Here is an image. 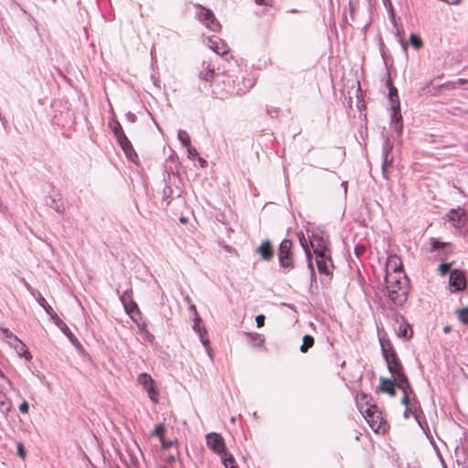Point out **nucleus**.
<instances>
[{
    "label": "nucleus",
    "instance_id": "f257e3e1",
    "mask_svg": "<svg viewBox=\"0 0 468 468\" xmlns=\"http://www.w3.org/2000/svg\"><path fill=\"white\" fill-rule=\"evenodd\" d=\"M394 273H387L385 277L387 296L396 306L403 305L409 295V279L402 271V266L394 267Z\"/></svg>",
    "mask_w": 468,
    "mask_h": 468
},
{
    "label": "nucleus",
    "instance_id": "f03ea898",
    "mask_svg": "<svg viewBox=\"0 0 468 468\" xmlns=\"http://www.w3.org/2000/svg\"><path fill=\"white\" fill-rule=\"evenodd\" d=\"M381 351L384 356V359L387 363L388 369L391 374L392 378L395 379L401 375H405L403 371V367L395 352V350L390 346L389 342L380 341Z\"/></svg>",
    "mask_w": 468,
    "mask_h": 468
},
{
    "label": "nucleus",
    "instance_id": "7ed1b4c3",
    "mask_svg": "<svg viewBox=\"0 0 468 468\" xmlns=\"http://www.w3.org/2000/svg\"><path fill=\"white\" fill-rule=\"evenodd\" d=\"M278 261L282 268L292 270L294 268V256L292 252V241L291 239H283L279 246Z\"/></svg>",
    "mask_w": 468,
    "mask_h": 468
},
{
    "label": "nucleus",
    "instance_id": "20e7f679",
    "mask_svg": "<svg viewBox=\"0 0 468 468\" xmlns=\"http://www.w3.org/2000/svg\"><path fill=\"white\" fill-rule=\"evenodd\" d=\"M388 96L392 102L391 124L393 125L394 131L399 136L403 129V122L399 110V102L398 101V90L395 87L391 86L389 88Z\"/></svg>",
    "mask_w": 468,
    "mask_h": 468
},
{
    "label": "nucleus",
    "instance_id": "39448f33",
    "mask_svg": "<svg viewBox=\"0 0 468 468\" xmlns=\"http://www.w3.org/2000/svg\"><path fill=\"white\" fill-rule=\"evenodd\" d=\"M137 382L147 392L149 399L153 402L157 403L159 399V391L151 375L147 373H140L137 377Z\"/></svg>",
    "mask_w": 468,
    "mask_h": 468
},
{
    "label": "nucleus",
    "instance_id": "423d86ee",
    "mask_svg": "<svg viewBox=\"0 0 468 468\" xmlns=\"http://www.w3.org/2000/svg\"><path fill=\"white\" fill-rule=\"evenodd\" d=\"M207 447L220 457L228 453L224 438L217 432L207 434Z\"/></svg>",
    "mask_w": 468,
    "mask_h": 468
},
{
    "label": "nucleus",
    "instance_id": "0eeeda50",
    "mask_svg": "<svg viewBox=\"0 0 468 468\" xmlns=\"http://www.w3.org/2000/svg\"><path fill=\"white\" fill-rule=\"evenodd\" d=\"M211 90L215 96L223 99L229 94L228 90H232L230 87L229 80H226V77L217 75L213 77V80L210 81Z\"/></svg>",
    "mask_w": 468,
    "mask_h": 468
},
{
    "label": "nucleus",
    "instance_id": "6e6552de",
    "mask_svg": "<svg viewBox=\"0 0 468 468\" xmlns=\"http://www.w3.org/2000/svg\"><path fill=\"white\" fill-rule=\"evenodd\" d=\"M309 242L314 250L315 258L330 254L327 240L324 239L321 235L313 234L312 237L309 239Z\"/></svg>",
    "mask_w": 468,
    "mask_h": 468
},
{
    "label": "nucleus",
    "instance_id": "1a4fd4ad",
    "mask_svg": "<svg viewBox=\"0 0 468 468\" xmlns=\"http://www.w3.org/2000/svg\"><path fill=\"white\" fill-rule=\"evenodd\" d=\"M232 90H235L238 94L250 90L254 86V80L248 76L237 77L232 80Z\"/></svg>",
    "mask_w": 468,
    "mask_h": 468
},
{
    "label": "nucleus",
    "instance_id": "9d476101",
    "mask_svg": "<svg viewBox=\"0 0 468 468\" xmlns=\"http://www.w3.org/2000/svg\"><path fill=\"white\" fill-rule=\"evenodd\" d=\"M450 286L454 288V291H463L466 287V279L463 272L460 270H453L450 272L449 278Z\"/></svg>",
    "mask_w": 468,
    "mask_h": 468
},
{
    "label": "nucleus",
    "instance_id": "9b49d317",
    "mask_svg": "<svg viewBox=\"0 0 468 468\" xmlns=\"http://www.w3.org/2000/svg\"><path fill=\"white\" fill-rule=\"evenodd\" d=\"M189 309L194 315L192 328L198 336L200 343L205 346V327L202 325V318L198 315L195 305H190Z\"/></svg>",
    "mask_w": 468,
    "mask_h": 468
},
{
    "label": "nucleus",
    "instance_id": "f8f14e48",
    "mask_svg": "<svg viewBox=\"0 0 468 468\" xmlns=\"http://www.w3.org/2000/svg\"><path fill=\"white\" fill-rule=\"evenodd\" d=\"M297 236H298L300 244H301L303 250H304V253L306 256V261H307V265L310 270L311 278L313 279L314 277H315V271H314V264L312 261V253H311V250L309 247V244H310L309 239H305L303 231H300L297 234Z\"/></svg>",
    "mask_w": 468,
    "mask_h": 468
},
{
    "label": "nucleus",
    "instance_id": "ddd939ff",
    "mask_svg": "<svg viewBox=\"0 0 468 468\" xmlns=\"http://www.w3.org/2000/svg\"><path fill=\"white\" fill-rule=\"evenodd\" d=\"M46 205L58 214L63 215L65 212V206L62 201L61 195L59 193H55L54 189H52V194L47 197Z\"/></svg>",
    "mask_w": 468,
    "mask_h": 468
},
{
    "label": "nucleus",
    "instance_id": "4468645a",
    "mask_svg": "<svg viewBox=\"0 0 468 468\" xmlns=\"http://www.w3.org/2000/svg\"><path fill=\"white\" fill-rule=\"evenodd\" d=\"M465 211L463 208L452 209L446 216L447 220L455 229H460L464 225Z\"/></svg>",
    "mask_w": 468,
    "mask_h": 468
},
{
    "label": "nucleus",
    "instance_id": "2eb2a0df",
    "mask_svg": "<svg viewBox=\"0 0 468 468\" xmlns=\"http://www.w3.org/2000/svg\"><path fill=\"white\" fill-rule=\"evenodd\" d=\"M393 148V145L386 140L383 145V162H382V174L383 176L388 179V167L392 166L393 156H389V154Z\"/></svg>",
    "mask_w": 468,
    "mask_h": 468
},
{
    "label": "nucleus",
    "instance_id": "dca6fc26",
    "mask_svg": "<svg viewBox=\"0 0 468 468\" xmlns=\"http://www.w3.org/2000/svg\"><path fill=\"white\" fill-rule=\"evenodd\" d=\"M181 194L182 190L179 186L173 188L170 185H165L163 189V201L166 202V206H168L174 199L183 202Z\"/></svg>",
    "mask_w": 468,
    "mask_h": 468
},
{
    "label": "nucleus",
    "instance_id": "f3484780",
    "mask_svg": "<svg viewBox=\"0 0 468 468\" xmlns=\"http://www.w3.org/2000/svg\"><path fill=\"white\" fill-rule=\"evenodd\" d=\"M186 12L193 15L202 24H205V6L192 2L186 4Z\"/></svg>",
    "mask_w": 468,
    "mask_h": 468
},
{
    "label": "nucleus",
    "instance_id": "a211bd4d",
    "mask_svg": "<svg viewBox=\"0 0 468 468\" xmlns=\"http://www.w3.org/2000/svg\"><path fill=\"white\" fill-rule=\"evenodd\" d=\"M315 261H316V266H317L318 271L321 274L330 276L331 275L330 269L334 268L330 254H328L326 256H320L319 258H315Z\"/></svg>",
    "mask_w": 468,
    "mask_h": 468
},
{
    "label": "nucleus",
    "instance_id": "6ab92c4d",
    "mask_svg": "<svg viewBox=\"0 0 468 468\" xmlns=\"http://www.w3.org/2000/svg\"><path fill=\"white\" fill-rule=\"evenodd\" d=\"M209 48L218 56L224 57L229 53V47L222 39H207Z\"/></svg>",
    "mask_w": 468,
    "mask_h": 468
},
{
    "label": "nucleus",
    "instance_id": "aec40b11",
    "mask_svg": "<svg viewBox=\"0 0 468 468\" xmlns=\"http://www.w3.org/2000/svg\"><path fill=\"white\" fill-rule=\"evenodd\" d=\"M367 423L376 433L384 434L387 431V422L382 419L379 412L375 414L374 419H367Z\"/></svg>",
    "mask_w": 468,
    "mask_h": 468
},
{
    "label": "nucleus",
    "instance_id": "412c9836",
    "mask_svg": "<svg viewBox=\"0 0 468 468\" xmlns=\"http://www.w3.org/2000/svg\"><path fill=\"white\" fill-rule=\"evenodd\" d=\"M109 127L115 136L118 144L125 143L127 141L128 137L124 133L121 123L116 119L109 121Z\"/></svg>",
    "mask_w": 468,
    "mask_h": 468
},
{
    "label": "nucleus",
    "instance_id": "4be33fe9",
    "mask_svg": "<svg viewBox=\"0 0 468 468\" xmlns=\"http://www.w3.org/2000/svg\"><path fill=\"white\" fill-rule=\"evenodd\" d=\"M256 252L259 253L264 261H270L274 255L272 245L269 239H265L256 249Z\"/></svg>",
    "mask_w": 468,
    "mask_h": 468
},
{
    "label": "nucleus",
    "instance_id": "5701e85b",
    "mask_svg": "<svg viewBox=\"0 0 468 468\" xmlns=\"http://www.w3.org/2000/svg\"><path fill=\"white\" fill-rule=\"evenodd\" d=\"M380 385L378 387L379 391L388 393L390 397H395L397 395L396 389H395V381L393 379H388L381 377L379 378Z\"/></svg>",
    "mask_w": 468,
    "mask_h": 468
},
{
    "label": "nucleus",
    "instance_id": "b1692460",
    "mask_svg": "<svg viewBox=\"0 0 468 468\" xmlns=\"http://www.w3.org/2000/svg\"><path fill=\"white\" fill-rule=\"evenodd\" d=\"M9 345L16 349L19 356L25 357L27 361L32 359V356L27 346L20 339L14 343L9 341Z\"/></svg>",
    "mask_w": 468,
    "mask_h": 468
},
{
    "label": "nucleus",
    "instance_id": "393cba45",
    "mask_svg": "<svg viewBox=\"0 0 468 468\" xmlns=\"http://www.w3.org/2000/svg\"><path fill=\"white\" fill-rule=\"evenodd\" d=\"M119 145L124 152L128 160H130L132 162H135L138 159V155H137L135 150L133 149V146L129 139H127V141L125 143L119 144Z\"/></svg>",
    "mask_w": 468,
    "mask_h": 468
},
{
    "label": "nucleus",
    "instance_id": "a878e982",
    "mask_svg": "<svg viewBox=\"0 0 468 468\" xmlns=\"http://www.w3.org/2000/svg\"><path fill=\"white\" fill-rule=\"evenodd\" d=\"M394 381L396 386L403 391V394L410 395V393L413 392L406 375L400 374V377L395 378Z\"/></svg>",
    "mask_w": 468,
    "mask_h": 468
},
{
    "label": "nucleus",
    "instance_id": "bb28decb",
    "mask_svg": "<svg viewBox=\"0 0 468 468\" xmlns=\"http://www.w3.org/2000/svg\"><path fill=\"white\" fill-rule=\"evenodd\" d=\"M207 27H209L212 31H219L221 25L217 21L213 12L207 8Z\"/></svg>",
    "mask_w": 468,
    "mask_h": 468
},
{
    "label": "nucleus",
    "instance_id": "cd10ccee",
    "mask_svg": "<svg viewBox=\"0 0 468 468\" xmlns=\"http://www.w3.org/2000/svg\"><path fill=\"white\" fill-rule=\"evenodd\" d=\"M186 148V151H187V157L190 160H195L196 158H197V161H198V164H199L200 167H205V158H203L202 156H200L198 154V152L196 149V147H194L192 144H190V145H188Z\"/></svg>",
    "mask_w": 468,
    "mask_h": 468
},
{
    "label": "nucleus",
    "instance_id": "c85d7f7f",
    "mask_svg": "<svg viewBox=\"0 0 468 468\" xmlns=\"http://www.w3.org/2000/svg\"><path fill=\"white\" fill-rule=\"evenodd\" d=\"M398 335L399 337H403L406 339H409L411 337L412 329H411L410 325L408 323H406L405 321H402L399 324V329H398Z\"/></svg>",
    "mask_w": 468,
    "mask_h": 468
},
{
    "label": "nucleus",
    "instance_id": "c756f323",
    "mask_svg": "<svg viewBox=\"0 0 468 468\" xmlns=\"http://www.w3.org/2000/svg\"><path fill=\"white\" fill-rule=\"evenodd\" d=\"M126 314L130 316L131 314L135 313V315L140 316V309L138 304L133 299H129V302L122 304Z\"/></svg>",
    "mask_w": 468,
    "mask_h": 468
},
{
    "label": "nucleus",
    "instance_id": "7c9ffc66",
    "mask_svg": "<svg viewBox=\"0 0 468 468\" xmlns=\"http://www.w3.org/2000/svg\"><path fill=\"white\" fill-rule=\"evenodd\" d=\"M139 332L142 335L144 341L152 344L154 340V335L147 330L146 323L140 324L138 326Z\"/></svg>",
    "mask_w": 468,
    "mask_h": 468
},
{
    "label": "nucleus",
    "instance_id": "2f4dec72",
    "mask_svg": "<svg viewBox=\"0 0 468 468\" xmlns=\"http://www.w3.org/2000/svg\"><path fill=\"white\" fill-rule=\"evenodd\" d=\"M314 344V339L310 335H305L303 337V344L300 346V351L302 353H306L310 347H312Z\"/></svg>",
    "mask_w": 468,
    "mask_h": 468
},
{
    "label": "nucleus",
    "instance_id": "473e14b6",
    "mask_svg": "<svg viewBox=\"0 0 468 468\" xmlns=\"http://www.w3.org/2000/svg\"><path fill=\"white\" fill-rule=\"evenodd\" d=\"M35 298L48 314L53 313V308L48 303L46 299L42 296V294L39 292H37V295L35 296Z\"/></svg>",
    "mask_w": 468,
    "mask_h": 468
},
{
    "label": "nucleus",
    "instance_id": "72a5a7b5",
    "mask_svg": "<svg viewBox=\"0 0 468 468\" xmlns=\"http://www.w3.org/2000/svg\"><path fill=\"white\" fill-rule=\"evenodd\" d=\"M422 413V410L420 407V405H411V407H407L404 410L403 416L405 419H409L410 416H413L414 418H417L418 413Z\"/></svg>",
    "mask_w": 468,
    "mask_h": 468
},
{
    "label": "nucleus",
    "instance_id": "f704fd0d",
    "mask_svg": "<svg viewBox=\"0 0 468 468\" xmlns=\"http://www.w3.org/2000/svg\"><path fill=\"white\" fill-rule=\"evenodd\" d=\"M177 138L184 147H187L191 144L190 136L185 130H179L177 133Z\"/></svg>",
    "mask_w": 468,
    "mask_h": 468
},
{
    "label": "nucleus",
    "instance_id": "c9c22d12",
    "mask_svg": "<svg viewBox=\"0 0 468 468\" xmlns=\"http://www.w3.org/2000/svg\"><path fill=\"white\" fill-rule=\"evenodd\" d=\"M166 429L165 424H157L155 425L154 429L151 432V436L153 437H158L160 441H162L165 438V432Z\"/></svg>",
    "mask_w": 468,
    "mask_h": 468
},
{
    "label": "nucleus",
    "instance_id": "e433bc0d",
    "mask_svg": "<svg viewBox=\"0 0 468 468\" xmlns=\"http://www.w3.org/2000/svg\"><path fill=\"white\" fill-rule=\"evenodd\" d=\"M249 337L253 346H261L264 343V336L257 333H250Z\"/></svg>",
    "mask_w": 468,
    "mask_h": 468
},
{
    "label": "nucleus",
    "instance_id": "4c0bfd02",
    "mask_svg": "<svg viewBox=\"0 0 468 468\" xmlns=\"http://www.w3.org/2000/svg\"><path fill=\"white\" fill-rule=\"evenodd\" d=\"M0 331L4 336V338H5L7 340V342L9 343V341L11 342H16L19 338L15 335L8 328H5V327H0Z\"/></svg>",
    "mask_w": 468,
    "mask_h": 468
},
{
    "label": "nucleus",
    "instance_id": "58836bf2",
    "mask_svg": "<svg viewBox=\"0 0 468 468\" xmlns=\"http://www.w3.org/2000/svg\"><path fill=\"white\" fill-rule=\"evenodd\" d=\"M0 331L4 336V338H5L7 340V342L9 343V341L11 342H16L19 338L15 335L8 328H5V327H0Z\"/></svg>",
    "mask_w": 468,
    "mask_h": 468
},
{
    "label": "nucleus",
    "instance_id": "ea45409f",
    "mask_svg": "<svg viewBox=\"0 0 468 468\" xmlns=\"http://www.w3.org/2000/svg\"><path fill=\"white\" fill-rule=\"evenodd\" d=\"M409 42L415 49H420L423 45L421 38L416 34H411L410 36Z\"/></svg>",
    "mask_w": 468,
    "mask_h": 468
},
{
    "label": "nucleus",
    "instance_id": "a19ab883",
    "mask_svg": "<svg viewBox=\"0 0 468 468\" xmlns=\"http://www.w3.org/2000/svg\"><path fill=\"white\" fill-rule=\"evenodd\" d=\"M221 461L226 468H237L234 465L235 460L232 455H224L223 457H221Z\"/></svg>",
    "mask_w": 468,
    "mask_h": 468
},
{
    "label": "nucleus",
    "instance_id": "79ce46f5",
    "mask_svg": "<svg viewBox=\"0 0 468 468\" xmlns=\"http://www.w3.org/2000/svg\"><path fill=\"white\" fill-rule=\"evenodd\" d=\"M132 294L133 291L131 288H128L125 291H123L122 293L119 295L122 304H124L127 302H129V299H133Z\"/></svg>",
    "mask_w": 468,
    "mask_h": 468
},
{
    "label": "nucleus",
    "instance_id": "37998d69",
    "mask_svg": "<svg viewBox=\"0 0 468 468\" xmlns=\"http://www.w3.org/2000/svg\"><path fill=\"white\" fill-rule=\"evenodd\" d=\"M458 318L463 324H468V307L458 310Z\"/></svg>",
    "mask_w": 468,
    "mask_h": 468
},
{
    "label": "nucleus",
    "instance_id": "c03bdc74",
    "mask_svg": "<svg viewBox=\"0 0 468 468\" xmlns=\"http://www.w3.org/2000/svg\"><path fill=\"white\" fill-rule=\"evenodd\" d=\"M377 408L376 406H372L370 408H367L366 410H365V419L367 421V419H374L375 417V414L377 413Z\"/></svg>",
    "mask_w": 468,
    "mask_h": 468
},
{
    "label": "nucleus",
    "instance_id": "a18cd8bd",
    "mask_svg": "<svg viewBox=\"0 0 468 468\" xmlns=\"http://www.w3.org/2000/svg\"><path fill=\"white\" fill-rule=\"evenodd\" d=\"M420 414H421V413H420V412H419V413L417 414V418H414V419L416 420V421H417V423L419 424V426H420L423 431H425V429H429V428H428V423H427L426 420L424 419V417H423V418H421Z\"/></svg>",
    "mask_w": 468,
    "mask_h": 468
},
{
    "label": "nucleus",
    "instance_id": "49530a36",
    "mask_svg": "<svg viewBox=\"0 0 468 468\" xmlns=\"http://www.w3.org/2000/svg\"><path fill=\"white\" fill-rule=\"evenodd\" d=\"M16 453L19 457L21 458H25L26 455H27V451H26V448L24 446V444L22 442H17L16 444Z\"/></svg>",
    "mask_w": 468,
    "mask_h": 468
},
{
    "label": "nucleus",
    "instance_id": "de8ad7c7",
    "mask_svg": "<svg viewBox=\"0 0 468 468\" xmlns=\"http://www.w3.org/2000/svg\"><path fill=\"white\" fill-rule=\"evenodd\" d=\"M382 1H383V5H385L386 9L388 10L390 17L392 19H394L395 14H394V9H393L391 1L390 0H382Z\"/></svg>",
    "mask_w": 468,
    "mask_h": 468
},
{
    "label": "nucleus",
    "instance_id": "09e8293b",
    "mask_svg": "<svg viewBox=\"0 0 468 468\" xmlns=\"http://www.w3.org/2000/svg\"><path fill=\"white\" fill-rule=\"evenodd\" d=\"M50 316V318L53 320V322L55 323L56 325H58V327H62L63 326V321L58 317V315L55 313V311L53 310V313H50V314H48Z\"/></svg>",
    "mask_w": 468,
    "mask_h": 468
},
{
    "label": "nucleus",
    "instance_id": "8fccbe9b",
    "mask_svg": "<svg viewBox=\"0 0 468 468\" xmlns=\"http://www.w3.org/2000/svg\"><path fill=\"white\" fill-rule=\"evenodd\" d=\"M60 329L67 335L69 341H72V339L76 340V336L72 334L66 324H63V326Z\"/></svg>",
    "mask_w": 468,
    "mask_h": 468
},
{
    "label": "nucleus",
    "instance_id": "3c124183",
    "mask_svg": "<svg viewBox=\"0 0 468 468\" xmlns=\"http://www.w3.org/2000/svg\"><path fill=\"white\" fill-rule=\"evenodd\" d=\"M130 318L133 320V323L136 324L137 327L140 324L145 323V321L143 320V314L140 312V316L135 315V313L130 315Z\"/></svg>",
    "mask_w": 468,
    "mask_h": 468
},
{
    "label": "nucleus",
    "instance_id": "603ef678",
    "mask_svg": "<svg viewBox=\"0 0 468 468\" xmlns=\"http://www.w3.org/2000/svg\"><path fill=\"white\" fill-rule=\"evenodd\" d=\"M445 246V243L438 240V239H431V250H437L439 249H441Z\"/></svg>",
    "mask_w": 468,
    "mask_h": 468
},
{
    "label": "nucleus",
    "instance_id": "864d4df0",
    "mask_svg": "<svg viewBox=\"0 0 468 468\" xmlns=\"http://www.w3.org/2000/svg\"><path fill=\"white\" fill-rule=\"evenodd\" d=\"M19 411L23 414H27L28 413V410H29V404L27 401L24 400L20 405H19Z\"/></svg>",
    "mask_w": 468,
    "mask_h": 468
},
{
    "label": "nucleus",
    "instance_id": "5fc2aeb1",
    "mask_svg": "<svg viewBox=\"0 0 468 468\" xmlns=\"http://www.w3.org/2000/svg\"><path fill=\"white\" fill-rule=\"evenodd\" d=\"M438 270L442 275H445L450 271V265L448 263H441Z\"/></svg>",
    "mask_w": 468,
    "mask_h": 468
},
{
    "label": "nucleus",
    "instance_id": "6e6d98bb",
    "mask_svg": "<svg viewBox=\"0 0 468 468\" xmlns=\"http://www.w3.org/2000/svg\"><path fill=\"white\" fill-rule=\"evenodd\" d=\"M255 3L259 5L273 6V0H255Z\"/></svg>",
    "mask_w": 468,
    "mask_h": 468
},
{
    "label": "nucleus",
    "instance_id": "4d7b16f0",
    "mask_svg": "<svg viewBox=\"0 0 468 468\" xmlns=\"http://www.w3.org/2000/svg\"><path fill=\"white\" fill-rule=\"evenodd\" d=\"M366 251V247L364 245H357L355 248V254L356 257H360Z\"/></svg>",
    "mask_w": 468,
    "mask_h": 468
},
{
    "label": "nucleus",
    "instance_id": "13d9d810",
    "mask_svg": "<svg viewBox=\"0 0 468 468\" xmlns=\"http://www.w3.org/2000/svg\"><path fill=\"white\" fill-rule=\"evenodd\" d=\"M255 321L259 328L262 327L264 325L265 316L263 314H259L256 316Z\"/></svg>",
    "mask_w": 468,
    "mask_h": 468
},
{
    "label": "nucleus",
    "instance_id": "bf43d9fd",
    "mask_svg": "<svg viewBox=\"0 0 468 468\" xmlns=\"http://www.w3.org/2000/svg\"><path fill=\"white\" fill-rule=\"evenodd\" d=\"M348 9H349V13H350L351 21H354L355 20V16H355L356 7L353 5V0L349 1V3H348Z\"/></svg>",
    "mask_w": 468,
    "mask_h": 468
},
{
    "label": "nucleus",
    "instance_id": "052dcab7",
    "mask_svg": "<svg viewBox=\"0 0 468 468\" xmlns=\"http://www.w3.org/2000/svg\"><path fill=\"white\" fill-rule=\"evenodd\" d=\"M401 403L407 408L411 407L412 404H410V395L409 394H403V397L401 399Z\"/></svg>",
    "mask_w": 468,
    "mask_h": 468
},
{
    "label": "nucleus",
    "instance_id": "680f3d73",
    "mask_svg": "<svg viewBox=\"0 0 468 468\" xmlns=\"http://www.w3.org/2000/svg\"><path fill=\"white\" fill-rule=\"evenodd\" d=\"M125 116H126L127 121L133 123V122H135L137 121L136 115L134 113L131 112H128L125 114Z\"/></svg>",
    "mask_w": 468,
    "mask_h": 468
},
{
    "label": "nucleus",
    "instance_id": "e2e57ef3",
    "mask_svg": "<svg viewBox=\"0 0 468 468\" xmlns=\"http://www.w3.org/2000/svg\"><path fill=\"white\" fill-rule=\"evenodd\" d=\"M162 442V448L163 449H168L169 447H171L173 445V441H166L165 440V438L161 441Z\"/></svg>",
    "mask_w": 468,
    "mask_h": 468
},
{
    "label": "nucleus",
    "instance_id": "0e129e2a",
    "mask_svg": "<svg viewBox=\"0 0 468 468\" xmlns=\"http://www.w3.org/2000/svg\"><path fill=\"white\" fill-rule=\"evenodd\" d=\"M26 288L29 291V292L35 297L37 295V290L33 289L29 283L24 281Z\"/></svg>",
    "mask_w": 468,
    "mask_h": 468
},
{
    "label": "nucleus",
    "instance_id": "69168bd1",
    "mask_svg": "<svg viewBox=\"0 0 468 468\" xmlns=\"http://www.w3.org/2000/svg\"><path fill=\"white\" fill-rule=\"evenodd\" d=\"M0 378L5 379L8 383V385L10 387H12L13 384H12L11 380L7 377H5V373L1 369H0Z\"/></svg>",
    "mask_w": 468,
    "mask_h": 468
},
{
    "label": "nucleus",
    "instance_id": "338daca9",
    "mask_svg": "<svg viewBox=\"0 0 468 468\" xmlns=\"http://www.w3.org/2000/svg\"><path fill=\"white\" fill-rule=\"evenodd\" d=\"M466 82H468V80L466 79H458L454 84H460V85H464Z\"/></svg>",
    "mask_w": 468,
    "mask_h": 468
},
{
    "label": "nucleus",
    "instance_id": "774afa93",
    "mask_svg": "<svg viewBox=\"0 0 468 468\" xmlns=\"http://www.w3.org/2000/svg\"><path fill=\"white\" fill-rule=\"evenodd\" d=\"M187 220H188V219H187V218H186V217L181 216V217L179 218V221H180V223H182V224H186V223L187 222Z\"/></svg>",
    "mask_w": 468,
    "mask_h": 468
}]
</instances>
